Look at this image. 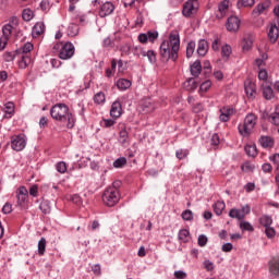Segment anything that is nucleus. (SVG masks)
Returning a JSON list of instances; mask_svg holds the SVG:
<instances>
[{"label": "nucleus", "instance_id": "obj_1", "mask_svg": "<svg viewBox=\"0 0 279 279\" xmlns=\"http://www.w3.org/2000/svg\"><path fill=\"white\" fill-rule=\"evenodd\" d=\"M180 53V32L172 31L168 39L163 40L159 47V56L166 62L171 60L177 62Z\"/></svg>", "mask_w": 279, "mask_h": 279}, {"label": "nucleus", "instance_id": "obj_2", "mask_svg": "<svg viewBox=\"0 0 279 279\" xmlns=\"http://www.w3.org/2000/svg\"><path fill=\"white\" fill-rule=\"evenodd\" d=\"M50 117L53 121H59V123H66L68 130H73L75 123H77V118L71 112L66 104H56L50 109Z\"/></svg>", "mask_w": 279, "mask_h": 279}, {"label": "nucleus", "instance_id": "obj_3", "mask_svg": "<svg viewBox=\"0 0 279 279\" xmlns=\"http://www.w3.org/2000/svg\"><path fill=\"white\" fill-rule=\"evenodd\" d=\"M119 182H114L112 186H109L105 190L102 194V202L105 206H117L119 204V199H121V192L119 191Z\"/></svg>", "mask_w": 279, "mask_h": 279}, {"label": "nucleus", "instance_id": "obj_4", "mask_svg": "<svg viewBox=\"0 0 279 279\" xmlns=\"http://www.w3.org/2000/svg\"><path fill=\"white\" fill-rule=\"evenodd\" d=\"M53 51H59L60 60H71V57L75 56V46L71 41L58 43L53 46Z\"/></svg>", "mask_w": 279, "mask_h": 279}, {"label": "nucleus", "instance_id": "obj_5", "mask_svg": "<svg viewBox=\"0 0 279 279\" xmlns=\"http://www.w3.org/2000/svg\"><path fill=\"white\" fill-rule=\"evenodd\" d=\"M245 96L248 101H254L258 97V87L256 86V77L248 76L245 86Z\"/></svg>", "mask_w": 279, "mask_h": 279}, {"label": "nucleus", "instance_id": "obj_6", "mask_svg": "<svg viewBox=\"0 0 279 279\" xmlns=\"http://www.w3.org/2000/svg\"><path fill=\"white\" fill-rule=\"evenodd\" d=\"M27 145V137L25 134L13 135L11 137V149L13 151H23Z\"/></svg>", "mask_w": 279, "mask_h": 279}, {"label": "nucleus", "instance_id": "obj_7", "mask_svg": "<svg viewBox=\"0 0 279 279\" xmlns=\"http://www.w3.org/2000/svg\"><path fill=\"white\" fill-rule=\"evenodd\" d=\"M197 10H199V3L187 0L183 3L182 14L183 16H185V19H191V16H193V14L197 12Z\"/></svg>", "mask_w": 279, "mask_h": 279}, {"label": "nucleus", "instance_id": "obj_8", "mask_svg": "<svg viewBox=\"0 0 279 279\" xmlns=\"http://www.w3.org/2000/svg\"><path fill=\"white\" fill-rule=\"evenodd\" d=\"M229 217H231V219H238V221H240V228L241 230H245V207H242L240 209L238 208H233L229 211Z\"/></svg>", "mask_w": 279, "mask_h": 279}, {"label": "nucleus", "instance_id": "obj_9", "mask_svg": "<svg viewBox=\"0 0 279 279\" xmlns=\"http://www.w3.org/2000/svg\"><path fill=\"white\" fill-rule=\"evenodd\" d=\"M16 197L17 206H20L21 208H25V204H27L29 197V192L27 191V187L20 186L17 190Z\"/></svg>", "mask_w": 279, "mask_h": 279}, {"label": "nucleus", "instance_id": "obj_10", "mask_svg": "<svg viewBox=\"0 0 279 279\" xmlns=\"http://www.w3.org/2000/svg\"><path fill=\"white\" fill-rule=\"evenodd\" d=\"M123 114V106L121 105V100H114L110 108V117L111 119H120Z\"/></svg>", "mask_w": 279, "mask_h": 279}, {"label": "nucleus", "instance_id": "obj_11", "mask_svg": "<svg viewBox=\"0 0 279 279\" xmlns=\"http://www.w3.org/2000/svg\"><path fill=\"white\" fill-rule=\"evenodd\" d=\"M258 119L256 118V114L250 113L245 118V134L250 135L254 133V126H256V121Z\"/></svg>", "mask_w": 279, "mask_h": 279}, {"label": "nucleus", "instance_id": "obj_12", "mask_svg": "<svg viewBox=\"0 0 279 279\" xmlns=\"http://www.w3.org/2000/svg\"><path fill=\"white\" fill-rule=\"evenodd\" d=\"M226 27L228 32H239V27H241V20L235 15H231L227 20Z\"/></svg>", "mask_w": 279, "mask_h": 279}, {"label": "nucleus", "instance_id": "obj_13", "mask_svg": "<svg viewBox=\"0 0 279 279\" xmlns=\"http://www.w3.org/2000/svg\"><path fill=\"white\" fill-rule=\"evenodd\" d=\"M221 59L217 60V64H221V62H228L230 57L232 56V46L225 44L220 49Z\"/></svg>", "mask_w": 279, "mask_h": 279}, {"label": "nucleus", "instance_id": "obj_14", "mask_svg": "<svg viewBox=\"0 0 279 279\" xmlns=\"http://www.w3.org/2000/svg\"><path fill=\"white\" fill-rule=\"evenodd\" d=\"M233 114H234V109L229 106H225L220 108L219 119L222 123H228V121H230Z\"/></svg>", "mask_w": 279, "mask_h": 279}, {"label": "nucleus", "instance_id": "obj_15", "mask_svg": "<svg viewBox=\"0 0 279 279\" xmlns=\"http://www.w3.org/2000/svg\"><path fill=\"white\" fill-rule=\"evenodd\" d=\"M135 51H140V52H135V56H137V58H141V56H143V58L148 59V62H150V64H156V51L154 50L144 51L141 48L140 49L135 48Z\"/></svg>", "mask_w": 279, "mask_h": 279}, {"label": "nucleus", "instance_id": "obj_16", "mask_svg": "<svg viewBox=\"0 0 279 279\" xmlns=\"http://www.w3.org/2000/svg\"><path fill=\"white\" fill-rule=\"evenodd\" d=\"M228 10H230V0L220 1V3L218 4L219 13L216 14V19H218V21H221V19H223L226 14H228Z\"/></svg>", "mask_w": 279, "mask_h": 279}, {"label": "nucleus", "instance_id": "obj_17", "mask_svg": "<svg viewBox=\"0 0 279 279\" xmlns=\"http://www.w3.org/2000/svg\"><path fill=\"white\" fill-rule=\"evenodd\" d=\"M271 7V1L266 0L262 3H259L252 12L253 16H258L263 13H266L269 8Z\"/></svg>", "mask_w": 279, "mask_h": 279}, {"label": "nucleus", "instance_id": "obj_18", "mask_svg": "<svg viewBox=\"0 0 279 279\" xmlns=\"http://www.w3.org/2000/svg\"><path fill=\"white\" fill-rule=\"evenodd\" d=\"M112 12H114V4H112V2H105L100 7L99 16L106 19V16H110Z\"/></svg>", "mask_w": 279, "mask_h": 279}, {"label": "nucleus", "instance_id": "obj_19", "mask_svg": "<svg viewBox=\"0 0 279 279\" xmlns=\"http://www.w3.org/2000/svg\"><path fill=\"white\" fill-rule=\"evenodd\" d=\"M268 269L272 276L279 277V256H275L269 260Z\"/></svg>", "mask_w": 279, "mask_h": 279}, {"label": "nucleus", "instance_id": "obj_20", "mask_svg": "<svg viewBox=\"0 0 279 279\" xmlns=\"http://www.w3.org/2000/svg\"><path fill=\"white\" fill-rule=\"evenodd\" d=\"M208 49H209L208 40L199 39L197 44V49H196L197 56H199V58H204L206 53H208Z\"/></svg>", "mask_w": 279, "mask_h": 279}, {"label": "nucleus", "instance_id": "obj_21", "mask_svg": "<svg viewBox=\"0 0 279 279\" xmlns=\"http://www.w3.org/2000/svg\"><path fill=\"white\" fill-rule=\"evenodd\" d=\"M45 34V23L37 22L32 31L33 38H38V36H43Z\"/></svg>", "mask_w": 279, "mask_h": 279}, {"label": "nucleus", "instance_id": "obj_22", "mask_svg": "<svg viewBox=\"0 0 279 279\" xmlns=\"http://www.w3.org/2000/svg\"><path fill=\"white\" fill-rule=\"evenodd\" d=\"M12 29H14V26H12V24H5L2 27V36L1 39L3 40V43H7L10 40V36H12Z\"/></svg>", "mask_w": 279, "mask_h": 279}, {"label": "nucleus", "instance_id": "obj_23", "mask_svg": "<svg viewBox=\"0 0 279 279\" xmlns=\"http://www.w3.org/2000/svg\"><path fill=\"white\" fill-rule=\"evenodd\" d=\"M191 75L193 77H199L202 74V61L196 60L191 66H190Z\"/></svg>", "mask_w": 279, "mask_h": 279}, {"label": "nucleus", "instance_id": "obj_24", "mask_svg": "<svg viewBox=\"0 0 279 279\" xmlns=\"http://www.w3.org/2000/svg\"><path fill=\"white\" fill-rule=\"evenodd\" d=\"M20 57L19 68L27 69L32 64V56L29 54H17Z\"/></svg>", "mask_w": 279, "mask_h": 279}, {"label": "nucleus", "instance_id": "obj_25", "mask_svg": "<svg viewBox=\"0 0 279 279\" xmlns=\"http://www.w3.org/2000/svg\"><path fill=\"white\" fill-rule=\"evenodd\" d=\"M116 86L119 90H128L132 86V81L128 78H119L116 83Z\"/></svg>", "mask_w": 279, "mask_h": 279}, {"label": "nucleus", "instance_id": "obj_26", "mask_svg": "<svg viewBox=\"0 0 279 279\" xmlns=\"http://www.w3.org/2000/svg\"><path fill=\"white\" fill-rule=\"evenodd\" d=\"M259 143L262 147H264L265 149H271V147H274L275 142L274 138H271V136H262Z\"/></svg>", "mask_w": 279, "mask_h": 279}, {"label": "nucleus", "instance_id": "obj_27", "mask_svg": "<svg viewBox=\"0 0 279 279\" xmlns=\"http://www.w3.org/2000/svg\"><path fill=\"white\" fill-rule=\"evenodd\" d=\"M178 239L181 241V243H189L191 239V232L189 229H181L178 233Z\"/></svg>", "mask_w": 279, "mask_h": 279}, {"label": "nucleus", "instance_id": "obj_28", "mask_svg": "<svg viewBox=\"0 0 279 279\" xmlns=\"http://www.w3.org/2000/svg\"><path fill=\"white\" fill-rule=\"evenodd\" d=\"M213 208H214L215 215L219 217L223 214V210H226V203H223V201H217L214 204Z\"/></svg>", "mask_w": 279, "mask_h": 279}, {"label": "nucleus", "instance_id": "obj_29", "mask_svg": "<svg viewBox=\"0 0 279 279\" xmlns=\"http://www.w3.org/2000/svg\"><path fill=\"white\" fill-rule=\"evenodd\" d=\"M4 109V119H12L14 117V102H7Z\"/></svg>", "mask_w": 279, "mask_h": 279}, {"label": "nucleus", "instance_id": "obj_30", "mask_svg": "<svg viewBox=\"0 0 279 279\" xmlns=\"http://www.w3.org/2000/svg\"><path fill=\"white\" fill-rule=\"evenodd\" d=\"M278 36H279L278 26L271 25L268 32V38L270 39L271 43H276V40H278Z\"/></svg>", "mask_w": 279, "mask_h": 279}, {"label": "nucleus", "instance_id": "obj_31", "mask_svg": "<svg viewBox=\"0 0 279 279\" xmlns=\"http://www.w3.org/2000/svg\"><path fill=\"white\" fill-rule=\"evenodd\" d=\"M262 88L265 99L271 100L274 98V89L271 88V86L263 84Z\"/></svg>", "mask_w": 279, "mask_h": 279}, {"label": "nucleus", "instance_id": "obj_32", "mask_svg": "<svg viewBox=\"0 0 279 279\" xmlns=\"http://www.w3.org/2000/svg\"><path fill=\"white\" fill-rule=\"evenodd\" d=\"M183 86L185 90L193 92L197 88V81L191 77L186 82H184Z\"/></svg>", "mask_w": 279, "mask_h": 279}, {"label": "nucleus", "instance_id": "obj_33", "mask_svg": "<svg viewBox=\"0 0 279 279\" xmlns=\"http://www.w3.org/2000/svg\"><path fill=\"white\" fill-rule=\"evenodd\" d=\"M246 156L250 158H256L258 155V150L256 149V144L253 145H246L245 146Z\"/></svg>", "mask_w": 279, "mask_h": 279}, {"label": "nucleus", "instance_id": "obj_34", "mask_svg": "<svg viewBox=\"0 0 279 279\" xmlns=\"http://www.w3.org/2000/svg\"><path fill=\"white\" fill-rule=\"evenodd\" d=\"M130 141V134L128 133V131L125 129H122L119 133V143L121 145H126V143H129Z\"/></svg>", "mask_w": 279, "mask_h": 279}, {"label": "nucleus", "instance_id": "obj_35", "mask_svg": "<svg viewBox=\"0 0 279 279\" xmlns=\"http://www.w3.org/2000/svg\"><path fill=\"white\" fill-rule=\"evenodd\" d=\"M121 56H130L132 53V43H124L120 46Z\"/></svg>", "mask_w": 279, "mask_h": 279}, {"label": "nucleus", "instance_id": "obj_36", "mask_svg": "<svg viewBox=\"0 0 279 279\" xmlns=\"http://www.w3.org/2000/svg\"><path fill=\"white\" fill-rule=\"evenodd\" d=\"M77 34H80V26H77L75 23L70 24L68 27V36L74 38V36H77Z\"/></svg>", "mask_w": 279, "mask_h": 279}, {"label": "nucleus", "instance_id": "obj_37", "mask_svg": "<svg viewBox=\"0 0 279 279\" xmlns=\"http://www.w3.org/2000/svg\"><path fill=\"white\" fill-rule=\"evenodd\" d=\"M94 104H96L97 106L106 104V94H104V92H98L94 96Z\"/></svg>", "mask_w": 279, "mask_h": 279}, {"label": "nucleus", "instance_id": "obj_38", "mask_svg": "<svg viewBox=\"0 0 279 279\" xmlns=\"http://www.w3.org/2000/svg\"><path fill=\"white\" fill-rule=\"evenodd\" d=\"M33 50H34V44L33 43H26L17 51H20V54L29 56V52L33 51Z\"/></svg>", "mask_w": 279, "mask_h": 279}, {"label": "nucleus", "instance_id": "obj_39", "mask_svg": "<svg viewBox=\"0 0 279 279\" xmlns=\"http://www.w3.org/2000/svg\"><path fill=\"white\" fill-rule=\"evenodd\" d=\"M47 250V240L41 238L38 242V254L39 256H45V252Z\"/></svg>", "mask_w": 279, "mask_h": 279}, {"label": "nucleus", "instance_id": "obj_40", "mask_svg": "<svg viewBox=\"0 0 279 279\" xmlns=\"http://www.w3.org/2000/svg\"><path fill=\"white\" fill-rule=\"evenodd\" d=\"M195 47H196V44L195 41H190L187 43L186 45V58H193V54L195 53Z\"/></svg>", "mask_w": 279, "mask_h": 279}, {"label": "nucleus", "instance_id": "obj_41", "mask_svg": "<svg viewBox=\"0 0 279 279\" xmlns=\"http://www.w3.org/2000/svg\"><path fill=\"white\" fill-rule=\"evenodd\" d=\"M39 210H41L44 215H49V213H51V205H49V201H43L39 205Z\"/></svg>", "mask_w": 279, "mask_h": 279}, {"label": "nucleus", "instance_id": "obj_42", "mask_svg": "<svg viewBox=\"0 0 279 279\" xmlns=\"http://www.w3.org/2000/svg\"><path fill=\"white\" fill-rule=\"evenodd\" d=\"M260 226H264V228H269L271 223H274V219H271L270 216H262L259 219Z\"/></svg>", "mask_w": 279, "mask_h": 279}, {"label": "nucleus", "instance_id": "obj_43", "mask_svg": "<svg viewBox=\"0 0 279 279\" xmlns=\"http://www.w3.org/2000/svg\"><path fill=\"white\" fill-rule=\"evenodd\" d=\"M128 165V159L125 157H120L113 161V167L116 169H121V167H125Z\"/></svg>", "mask_w": 279, "mask_h": 279}, {"label": "nucleus", "instance_id": "obj_44", "mask_svg": "<svg viewBox=\"0 0 279 279\" xmlns=\"http://www.w3.org/2000/svg\"><path fill=\"white\" fill-rule=\"evenodd\" d=\"M21 53V50H15L14 52H5L4 60L5 62H12L16 56Z\"/></svg>", "mask_w": 279, "mask_h": 279}, {"label": "nucleus", "instance_id": "obj_45", "mask_svg": "<svg viewBox=\"0 0 279 279\" xmlns=\"http://www.w3.org/2000/svg\"><path fill=\"white\" fill-rule=\"evenodd\" d=\"M189 156V149H178L175 151V157L178 158V160H184V158H186Z\"/></svg>", "mask_w": 279, "mask_h": 279}, {"label": "nucleus", "instance_id": "obj_46", "mask_svg": "<svg viewBox=\"0 0 279 279\" xmlns=\"http://www.w3.org/2000/svg\"><path fill=\"white\" fill-rule=\"evenodd\" d=\"M183 221H193V211L191 209H186L181 214Z\"/></svg>", "mask_w": 279, "mask_h": 279}, {"label": "nucleus", "instance_id": "obj_47", "mask_svg": "<svg viewBox=\"0 0 279 279\" xmlns=\"http://www.w3.org/2000/svg\"><path fill=\"white\" fill-rule=\"evenodd\" d=\"M22 19L23 21H31L32 19H34V12H32V10L29 9H25L22 13Z\"/></svg>", "mask_w": 279, "mask_h": 279}, {"label": "nucleus", "instance_id": "obj_48", "mask_svg": "<svg viewBox=\"0 0 279 279\" xmlns=\"http://www.w3.org/2000/svg\"><path fill=\"white\" fill-rule=\"evenodd\" d=\"M146 36H147L149 43H156V40H158V32H156V31H154V32L148 31L146 33Z\"/></svg>", "mask_w": 279, "mask_h": 279}, {"label": "nucleus", "instance_id": "obj_49", "mask_svg": "<svg viewBox=\"0 0 279 279\" xmlns=\"http://www.w3.org/2000/svg\"><path fill=\"white\" fill-rule=\"evenodd\" d=\"M56 170L58 171V173H66V162L64 161L57 162Z\"/></svg>", "mask_w": 279, "mask_h": 279}, {"label": "nucleus", "instance_id": "obj_50", "mask_svg": "<svg viewBox=\"0 0 279 279\" xmlns=\"http://www.w3.org/2000/svg\"><path fill=\"white\" fill-rule=\"evenodd\" d=\"M210 86H213V82L210 81H205L204 83L201 84L199 90L201 93H208L210 89Z\"/></svg>", "mask_w": 279, "mask_h": 279}, {"label": "nucleus", "instance_id": "obj_51", "mask_svg": "<svg viewBox=\"0 0 279 279\" xmlns=\"http://www.w3.org/2000/svg\"><path fill=\"white\" fill-rule=\"evenodd\" d=\"M203 267L206 271H213L215 269V264L210 259H205L203 262Z\"/></svg>", "mask_w": 279, "mask_h": 279}, {"label": "nucleus", "instance_id": "obj_52", "mask_svg": "<svg viewBox=\"0 0 279 279\" xmlns=\"http://www.w3.org/2000/svg\"><path fill=\"white\" fill-rule=\"evenodd\" d=\"M269 159L272 162L276 171H278V173H279V154L272 155Z\"/></svg>", "mask_w": 279, "mask_h": 279}, {"label": "nucleus", "instance_id": "obj_53", "mask_svg": "<svg viewBox=\"0 0 279 279\" xmlns=\"http://www.w3.org/2000/svg\"><path fill=\"white\" fill-rule=\"evenodd\" d=\"M220 48H221V38L216 37L211 44V49L213 51H219Z\"/></svg>", "mask_w": 279, "mask_h": 279}, {"label": "nucleus", "instance_id": "obj_54", "mask_svg": "<svg viewBox=\"0 0 279 279\" xmlns=\"http://www.w3.org/2000/svg\"><path fill=\"white\" fill-rule=\"evenodd\" d=\"M268 58H269V57L267 56V53H263V54H262V58H257V59L255 60V64H256L258 68H260V66L265 65V61H266Z\"/></svg>", "mask_w": 279, "mask_h": 279}, {"label": "nucleus", "instance_id": "obj_55", "mask_svg": "<svg viewBox=\"0 0 279 279\" xmlns=\"http://www.w3.org/2000/svg\"><path fill=\"white\" fill-rule=\"evenodd\" d=\"M143 111L144 112H154V106L151 105V102L150 101H145L144 104H143Z\"/></svg>", "mask_w": 279, "mask_h": 279}, {"label": "nucleus", "instance_id": "obj_56", "mask_svg": "<svg viewBox=\"0 0 279 279\" xmlns=\"http://www.w3.org/2000/svg\"><path fill=\"white\" fill-rule=\"evenodd\" d=\"M210 143H211V145H213L214 147H217V146L219 145V143H220L219 134L214 133V134L211 135Z\"/></svg>", "mask_w": 279, "mask_h": 279}, {"label": "nucleus", "instance_id": "obj_57", "mask_svg": "<svg viewBox=\"0 0 279 279\" xmlns=\"http://www.w3.org/2000/svg\"><path fill=\"white\" fill-rule=\"evenodd\" d=\"M29 195H32V197H38V185L34 184L29 187L28 191Z\"/></svg>", "mask_w": 279, "mask_h": 279}, {"label": "nucleus", "instance_id": "obj_58", "mask_svg": "<svg viewBox=\"0 0 279 279\" xmlns=\"http://www.w3.org/2000/svg\"><path fill=\"white\" fill-rule=\"evenodd\" d=\"M192 109H193V112H195L196 114H199V112L204 111V105L202 102L195 104Z\"/></svg>", "mask_w": 279, "mask_h": 279}, {"label": "nucleus", "instance_id": "obj_59", "mask_svg": "<svg viewBox=\"0 0 279 279\" xmlns=\"http://www.w3.org/2000/svg\"><path fill=\"white\" fill-rule=\"evenodd\" d=\"M269 77V75L267 74V71L265 69L259 70L258 72V78L259 81H264L266 82V80Z\"/></svg>", "mask_w": 279, "mask_h": 279}, {"label": "nucleus", "instance_id": "obj_60", "mask_svg": "<svg viewBox=\"0 0 279 279\" xmlns=\"http://www.w3.org/2000/svg\"><path fill=\"white\" fill-rule=\"evenodd\" d=\"M206 243H208V238L204 234L198 236V245L199 247H205Z\"/></svg>", "mask_w": 279, "mask_h": 279}, {"label": "nucleus", "instance_id": "obj_61", "mask_svg": "<svg viewBox=\"0 0 279 279\" xmlns=\"http://www.w3.org/2000/svg\"><path fill=\"white\" fill-rule=\"evenodd\" d=\"M92 271L95 274V276H101V265L96 264L92 266Z\"/></svg>", "mask_w": 279, "mask_h": 279}, {"label": "nucleus", "instance_id": "obj_62", "mask_svg": "<svg viewBox=\"0 0 279 279\" xmlns=\"http://www.w3.org/2000/svg\"><path fill=\"white\" fill-rule=\"evenodd\" d=\"M252 45H254V35L248 34L246 37V49L252 48Z\"/></svg>", "mask_w": 279, "mask_h": 279}, {"label": "nucleus", "instance_id": "obj_63", "mask_svg": "<svg viewBox=\"0 0 279 279\" xmlns=\"http://www.w3.org/2000/svg\"><path fill=\"white\" fill-rule=\"evenodd\" d=\"M269 120L272 124L279 125V113L276 112L272 116L269 117Z\"/></svg>", "mask_w": 279, "mask_h": 279}, {"label": "nucleus", "instance_id": "obj_64", "mask_svg": "<svg viewBox=\"0 0 279 279\" xmlns=\"http://www.w3.org/2000/svg\"><path fill=\"white\" fill-rule=\"evenodd\" d=\"M174 278L185 279L186 278V272H184L183 270H177V271H174Z\"/></svg>", "mask_w": 279, "mask_h": 279}]
</instances>
